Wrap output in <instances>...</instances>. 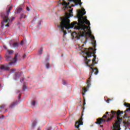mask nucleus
Wrapping results in <instances>:
<instances>
[{
  "label": "nucleus",
  "instance_id": "nucleus-1",
  "mask_svg": "<svg viewBox=\"0 0 130 130\" xmlns=\"http://www.w3.org/2000/svg\"><path fill=\"white\" fill-rule=\"evenodd\" d=\"M84 11L82 10H78V23L77 21H74L72 23H70V20L69 19L70 18V16H67L65 17H60L61 22L60 25H58L59 28H60V30L63 33V36L67 35V31L64 30V28L67 30L69 29H71L74 28L76 30H78L77 31H74L72 34L73 35H76V38L77 39H80V37H85L86 38V29H89L90 26H88L86 25H88L90 26L91 23H90V21L87 20V17H83L84 15L86 14V12L84 9Z\"/></svg>",
  "mask_w": 130,
  "mask_h": 130
},
{
  "label": "nucleus",
  "instance_id": "nucleus-2",
  "mask_svg": "<svg viewBox=\"0 0 130 130\" xmlns=\"http://www.w3.org/2000/svg\"><path fill=\"white\" fill-rule=\"evenodd\" d=\"M82 53H85L86 54V57H85V59L86 60L85 63L87 65V67L90 68L91 71H90L92 74L94 73V75H98L99 71L97 68H93L92 67H94L95 64H97V62L96 61V56L95 55L96 53V49L92 52L89 50V49L85 48L84 51H82Z\"/></svg>",
  "mask_w": 130,
  "mask_h": 130
},
{
  "label": "nucleus",
  "instance_id": "nucleus-3",
  "mask_svg": "<svg viewBox=\"0 0 130 130\" xmlns=\"http://www.w3.org/2000/svg\"><path fill=\"white\" fill-rule=\"evenodd\" d=\"M63 3H61L62 6H65L63 7V9H71V7H69V5H70V3H75V5L74 4L71 5V7H75V6H78V5H80V7H82V4L83 3L81 2V0H62Z\"/></svg>",
  "mask_w": 130,
  "mask_h": 130
},
{
  "label": "nucleus",
  "instance_id": "nucleus-4",
  "mask_svg": "<svg viewBox=\"0 0 130 130\" xmlns=\"http://www.w3.org/2000/svg\"><path fill=\"white\" fill-rule=\"evenodd\" d=\"M12 9H13V6H8V10L5 13H3L1 14V17L3 18V21L1 22L2 26H4V23H8L9 21H11V19L9 18V16L10 15V12H11Z\"/></svg>",
  "mask_w": 130,
  "mask_h": 130
},
{
  "label": "nucleus",
  "instance_id": "nucleus-5",
  "mask_svg": "<svg viewBox=\"0 0 130 130\" xmlns=\"http://www.w3.org/2000/svg\"><path fill=\"white\" fill-rule=\"evenodd\" d=\"M90 79H91V76H90L89 78L87 80V85L86 87H82V90H83L82 95L83 96L85 95L86 92L88 91V89H89V87H90V86H91V80H90Z\"/></svg>",
  "mask_w": 130,
  "mask_h": 130
},
{
  "label": "nucleus",
  "instance_id": "nucleus-6",
  "mask_svg": "<svg viewBox=\"0 0 130 130\" xmlns=\"http://www.w3.org/2000/svg\"><path fill=\"white\" fill-rule=\"evenodd\" d=\"M82 120H83V118H80V121L76 122L75 126L76 127V128H79V127H80V125H82V124H83V122H82Z\"/></svg>",
  "mask_w": 130,
  "mask_h": 130
},
{
  "label": "nucleus",
  "instance_id": "nucleus-7",
  "mask_svg": "<svg viewBox=\"0 0 130 130\" xmlns=\"http://www.w3.org/2000/svg\"><path fill=\"white\" fill-rule=\"evenodd\" d=\"M17 57H18V54H15V56L13 58L14 61H12L9 63V66H15V64H16V62H17Z\"/></svg>",
  "mask_w": 130,
  "mask_h": 130
},
{
  "label": "nucleus",
  "instance_id": "nucleus-8",
  "mask_svg": "<svg viewBox=\"0 0 130 130\" xmlns=\"http://www.w3.org/2000/svg\"><path fill=\"white\" fill-rule=\"evenodd\" d=\"M89 37L92 40V44L93 45V48L96 47V41H95V37L92 35V34L89 35Z\"/></svg>",
  "mask_w": 130,
  "mask_h": 130
},
{
  "label": "nucleus",
  "instance_id": "nucleus-9",
  "mask_svg": "<svg viewBox=\"0 0 130 130\" xmlns=\"http://www.w3.org/2000/svg\"><path fill=\"white\" fill-rule=\"evenodd\" d=\"M2 71H10V68L6 65L1 64L0 65V70Z\"/></svg>",
  "mask_w": 130,
  "mask_h": 130
},
{
  "label": "nucleus",
  "instance_id": "nucleus-10",
  "mask_svg": "<svg viewBox=\"0 0 130 130\" xmlns=\"http://www.w3.org/2000/svg\"><path fill=\"white\" fill-rule=\"evenodd\" d=\"M103 121H104V122H105V120H104L103 119V118H99L97 119L96 122H95V123L96 124L100 125L103 122Z\"/></svg>",
  "mask_w": 130,
  "mask_h": 130
},
{
  "label": "nucleus",
  "instance_id": "nucleus-11",
  "mask_svg": "<svg viewBox=\"0 0 130 130\" xmlns=\"http://www.w3.org/2000/svg\"><path fill=\"white\" fill-rule=\"evenodd\" d=\"M6 61H11L13 60V58L12 56H11V55L6 54Z\"/></svg>",
  "mask_w": 130,
  "mask_h": 130
},
{
  "label": "nucleus",
  "instance_id": "nucleus-12",
  "mask_svg": "<svg viewBox=\"0 0 130 130\" xmlns=\"http://www.w3.org/2000/svg\"><path fill=\"white\" fill-rule=\"evenodd\" d=\"M19 104V101L18 102H15L13 103H12L10 106V108H14L16 105H18Z\"/></svg>",
  "mask_w": 130,
  "mask_h": 130
},
{
  "label": "nucleus",
  "instance_id": "nucleus-13",
  "mask_svg": "<svg viewBox=\"0 0 130 130\" xmlns=\"http://www.w3.org/2000/svg\"><path fill=\"white\" fill-rule=\"evenodd\" d=\"M12 46L13 47H14V48H18V47H19V43L17 42H15L12 44Z\"/></svg>",
  "mask_w": 130,
  "mask_h": 130
},
{
  "label": "nucleus",
  "instance_id": "nucleus-14",
  "mask_svg": "<svg viewBox=\"0 0 130 130\" xmlns=\"http://www.w3.org/2000/svg\"><path fill=\"white\" fill-rule=\"evenodd\" d=\"M21 76H22V73L21 72L16 73L15 74L16 79H17V78H19Z\"/></svg>",
  "mask_w": 130,
  "mask_h": 130
},
{
  "label": "nucleus",
  "instance_id": "nucleus-15",
  "mask_svg": "<svg viewBox=\"0 0 130 130\" xmlns=\"http://www.w3.org/2000/svg\"><path fill=\"white\" fill-rule=\"evenodd\" d=\"M37 123V122L36 121H34L32 123V124L31 125V128L33 129L35 126H36V124Z\"/></svg>",
  "mask_w": 130,
  "mask_h": 130
},
{
  "label": "nucleus",
  "instance_id": "nucleus-16",
  "mask_svg": "<svg viewBox=\"0 0 130 130\" xmlns=\"http://www.w3.org/2000/svg\"><path fill=\"white\" fill-rule=\"evenodd\" d=\"M7 52L8 53V55H9V54H13V53H14V51H13L12 50H8Z\"/></svg>",
  "mask_w": 130,
  "mask_h": 130
},
{
  "label": "nucleus",
  "instance_id": "nucleus-17",
  "mask_svg": "<svg viewBox=\"0 0 130 130\" xmlns=\"http://www.w3.org/2000/svg\"><path fill=\"white\" fill-rule=\"evenodd\" d=\"M21 12H22V8H18L17 10V14H19V13H21Z\"/></svg>",
  "mask_w": 130,
  "mask_h": 130
},
{
  "label": "nucleus",
  "instance_id": "nucleus-18",
  "mask_svg": "<svg viewBox=\"0 0 130 130\" xmlns=\"http://www.w3.org/2000/svg\"><path fill=\"white\" fill-rule=\"evenodd\" d=\"M124 106H125V107H128V108H129V104L127 103H125L124 104Z\"/></svg>",
  "mask_w": 130,
  "mask_h": 130
},
{
  "label": "nucleus",
  "instance_id": "nucleus-19",
  "mask_svg": "<svg viewBox=\"0 0 130 130\" xmlns=\"http://www.w3.org/2000/svg\"><path fill=\"white\" fill-rule=\"evenodd\" d=\"M27 89V87L26 86V85H25V83L23 84V91H25Z\"/></svg>",
  "mask_w": 130,
  "mask_h": 130
},
{
  "label": "nucleus",
  "instance_id": "nucleus-20",
  "mask_svg": "<svg viewBox=\"0 0 130 130\" xmlns=\"http://www.w3.org/2000/svg\"><path fill=\"white\" fill-rule=\"evenodd\" d=\"M36 104V102L35 101L31 102V105L32 106H35V105Z\"/></svg>",
  "mask_w": 130,
  "mask_h": 130
},
{
  "label": "nucleus",
  "instance_id": "nucleus-21",
  "mask_svg": "<svg viewBox=\"0 0 130 130\" xmlns=\"http://www.w3.org/2000/svg\"><path fill=\"white\" fill-rule=\"evenodd\" d=\"M72 14H73V9L72 10H69L70 17H71V16H72Z\"/></svg>",
  "mask_w": 130,
  "mask_h": 130
},
{
  "label": "nucleus",
  "instance_id": "nucleus-22",
  "mask_svg": "<svg viewBox=\"0 0 130 130\" xmlns=\"http://www.w3.org/2000/svg\"><path fill=\"white\" fill-rule=\"evenodd\" d=\"M127 115V114L125 113L123 116V118H130V117L126 116Z\"/></svg>",
  "mask_w": 130,
  "mask_h": 130
},
{
  "label": "nucleus",
  "instance_id": "nucleus-23",
  "mask_svg": "<svg viewBox=\"0 0 130 130\" xmlns=\"http://www.w3.org/2000/svg\"><path fill=\"white\" fill-rule=\"evenodd\" d=\"M42 51H43L42 49H40L39 51V54H42Z\"/></svg>",
  "mask_w": 130,
  "mask_h": 130
},
{
  "label": "nucleus",
  "instance_id": "nucleus-24",
  "mask_svg": "<svg viewBox=\"0 0 130 130\" xmlns=\"http://www.w3.org/2000/svg\"><path fill=\"white\" fill-rule=\"evenodd\" d=\"M14 20H15V17H12V18H11V19L10 21H9L8 22V23H9L10 21H11V22H13V21H14Z\"/></svg>",
  "mask_w": 130,
  "mask_h": 130
},
{
  "label": "nucleus",
  "instance_id": "nucleus-25",
  "mask_svg": "<svg viewBox=\"0 0 130 130\" xmlns=\"http://www.w3.org/2000/svg\"><path fill=\"white\" fill-rule=\"evenodd\" d=\"M46 67L47 69H49L50 65L48 63H47L46 64Z\"/></svg>",
  "mask_w": 130,
  "mask_h": 130
},
{
  "label": "nucleus",
  "instance_id": "nucleus-26",
  "mask_svg": "<svg viewBox=\"0 0 130 130\" xmlns=\"http://www.w3.org/2000/svg\"><path fill=\"white\" fill-rule=\"evenodd\" d=\"M20 44L21 45H23L24 44V41H22L20 43Z\"/></svg>",
  "mask_w": 130,
  "mask_h": 130
},
{
  "label": "nucleus",
  "instance_id": "nucleus-27",
  "mask_svg": "<svg viewBox=\"0 0 130 130\" xmlns=\"http://www.w3.org/2000/svg\"><path fill=\"white\" fill-rule=\"evenodd\" d=\"M5 106H6L5 105H2L0 106V108H4V107H5Z\"/></svg>",
  "mask_w": 130,
  "mask_h": 130
},
{
  "label": "nucleus",
  "instance_id": "nucleus-28",
  "mask_svg": "<svg viewBox=\"0 0 130 130\" xmlns=\"http://www.w3.org/2000/svg\"><path fill=\"white\" fill-rule=\"evenodd\" d=\"M9 23H8L7 25H6V27H10Z\"/></svg>",
  "mask_w": 130,
  "mask_h": 130
},
{
  "label": "nucleus",
  "instance_id": "nucleus-29",
  "mask_svg": "<svg viewBox=\"0 0 130 130\" xmlns=\"http://www.w3.org/2000/svg\"><path fill=\"white\" fill-rule=\"evenodd\" d=\"M104 117H107V115H104L103 116V117H102L103 119V118H104Z\"/></svg>",
  "mask_w": 130,
  "mask_h": 130
},
{
  "label": "nucleus",
  "instance_id": "nucleus-30",
  "mask_svg": "<svg viewBox=\"0 0 130 130\" xmlns=\"http://www.w3.org/2000/svg\"><path fill=\"white\" fill-rule=\"evenodd\" d=\"M3 47H4V48H5V49H8V48H7V46H3Z\"/></svg>",
  "mask_w": 130,
  "mask_h": 130
},
{
  "label": "nucleus",
  "instance_id": "nucleus-31",
  "mask_svg": "<svg viewBox=\"0 0 130 130\" xmlns=\"http://www.w3.org/2000/svg\"><path fill=\"white\" fill-rule=\"evenodd\" d=\"M15 71H16V69H11V72H15Z\"/></svg>",
  "mask_w": 130,
  "mask_h": 130
},
{
  "label": "nucleus",
  "instance_id": "nucleus-32",
  "mask_svg": "<svg viewBox=\"0 0 130 130\" xmlns=\"http://www.w3.org/2000/svg\"><path fill=\"white\" fill-rule=\"evenodd\" d=\"M26 10H27V11H30V9H29V7H26Z\"/></svg>",
  "mask_w": 130,
  "mask_h": 130
},
{
  "label": "nucleus",
  "instance_id": "nucleus-33",
  "mask_svg": "<svg viewBox=\"0 0 130 130\" xmlns=\"http://www.w3.org/2000/svg\"><path fill=\"white\" fill-rule=\"evenodd\" d=\"M89 49H91V50H94V48L90 47L89 48Z\"/></svg>",
  "mask_w": 130,
  "mask_h": 130
},
{
  "label": "nucleus",
  "instance_id": "nucleus-34",
  "mask_svg": "<svg viewBox=\"0 0 130 130\" xmlns=\"http://www.w3.org/2000/svg\"><path fill=\"white\" fill-rule=\"evenodd\" d=\"M109 101H110V99H108V100L107 101V103H109Z\"/></svg>",
  "mask_w": 130,
  "mask_h": 130
},
{
  "label": "nucleus",
  "instance_id": "nucleus-35",
  "mask_svg": "<svg viewBox=\"0 0 130 130\" xmlns=\"http://www.w3.org/2000/svg\"><path fill=\"white\" fill-rule=\"evenodd\" d=\"M83 105L84 106L86 105V102H85V100L84 101Z\"/></svg>",
  "mask_w": 130,
  "mask_h": 130
},
{
  "label": "nucleus",
  "instance_id": "nucleus-36",
  "mask_svg": "<svg viewBox=\"0 0 130 130\" xmlns=\"http://www.w3.org/2000/svg\"><path fill=\"white\" fill-rule=\"evenodd\" d=\"M63 85H66V81H63Z\"/></svg>",
  "mask_w": 130,
  "mask_h": 130
},
{
  "label": "nucleus",
  "instance_id": "nucleus-37",
  "mask_svg": "<svg viewBox=\"0 0 130 130\" xmlns=\"http://www.w3.org/2000/svg\"><path fill=\"white\" fill-rule=\"evenodd\" d=\"M19 98H20V97H21V94H19L18 95Z\"/></svg>",
  "mask_w": 130,
  "mask_h": 130
},
{
  "label": "nucleus",
  "instance_id": "nucleus-38",
  "mask_svg": "<svg viewBox=\"0 0 130 130\" xmlns=\"http://www.w3.org/2000/svg\"><path fill=\"white\" fill-rule=\"evenodd\" d=\"M3 58V57H2V56L0 55V59H2Z\"/></svg>",
  "mask_w": 130,
  "mask_h": 130
},
{
  "label": "nucleus",
  "instance_id": "nucleus-39",
  "mask_svg": "<svg viewBox=\"0 0 130 130\" xmlns=\"http://www.w3.org/2000/svg\"><path fill=\"white\" fill-rule=\"evenodd\" d=\"M109 113V112H106V114H108Z\"/></svg>",
  "mask_w": 130,
  "mask_h": 130
},
{
  "label": "nucleus",
  "instance_id": "nucleus-40",
  "mask_svg": "<svg viewBox=\"0 0 130 130\" xmlns=\"http://www.w3.org/2000/svg\"><path fill=\"white\" fill-rule=\"evenodd\" d=\"M100 126L101 127H103V125H101Z\"/></svg>",
  "mask_w": 130,
  "mask_h": 130
},
{
  "label": "nucleus",
  "instance_id": "nucleus-41",
  "mask_svg": "<svg viewBox=\"0 0 130 130\" xmlns=\"http://www.w3.org/2000/svg\"><path fill=\"white\" fill-rule=\"evenodd\" d=\"M21 81H24V78H22Z\"/></svg>",
  "mask_w": 130,
  "mask_h": 130
},
{
  "label": "nucleus",
  "instance_id": "nucleus-42",
  "mask_svg": "<svg viewBox=\"0 0 130 130\" xmlns=\"http://www.w3.org/2000/svg\"><path fill=\"white\" fill-rule=\"evenodd\" d=\"M37 130H41V129H40V128H39L37 129Z\"/></svg>",
  "mask_w": 130,
  "mask_h": 130
},
{
  "label": "nucleus",
  "instance_id": "nucleus-43",
  "mask_svg": "<svg viewBox=\"0 0 130 130\" xmlns=\"http://www.w3.org/2000/svg\"><path fill=\"white\" fill-rule=\"evenodd\" d=\"M2 118H4V115L2 116Z\"/></svg>",
  "mask_w": 130,
  "mask_h": 130
},
{
  "label": "nucleus",
  "instance_id": "nucleus-44",
  "mask_svg": "<svg viewBox=\"0 0 130 130\" xmlns=\"http://www.w3.org/2000/svg\"><path fill=\"white\" fill-rule=\"evenodd\" d=\"M46 130H50V129H46Z\"/></svg>",
  "mask_w": 130,
  "mask_h": 130
},
{
  "label": "nucleus",
  "instance_id": "nucleus-45",
  "mask_svg": "<svg viewBox=\"0 0 130 130\" xmlns=\"http://www.w3.org/2000/svg\"><path fill=\"white\" fill-rule=\"evenodd\" d=\"M20 82H22V81H21V80H20Z\"/></svg>",
  "mask_w": 130,
  "mask_h": 130
},
{
  "label": "nucleus",
  "instance_id": "nucleus-46",
  "mask_svg": "<svg viewBox=\"0 0 130 130\" xmlns=\"http://www.w3.org/2000/svg\"><path fill=\"white\" fill-rule=\"evenodd\" d=\"M67 15H69V14L68 13H67Z\"/></svg>",
  "mask_w": 130,
  "mask_h": 130
},
{
  "label": "nucleus",
  "instance_id": "nucleus-47",
  "mask_svg": "<svg viewBox=\"0 0 130 130\" xmlns=\"http://www.w3.org/2000/svg\"><path fill=\"white\" fill-rule=\"evenodd\" d=\"M82 46H84V45H83Z\"/></svg>",
  "mask_w": 130,
  "mask_h": 130
},
{
  "label": "nucleus",
  "instance_id": "nucleus-48",
  "mask_svg": "<svg viewBox=\"0 0 130 130\" xmlns=\"http://www.w3.org/2000/svg\"><path fill=\"white\" fill-rule=\"evenodd\" d=\"M59 2H60V0H59Z\"/></svg>",
  "mask_w": 130,
  "mask_h": 130
}]
</instances>
